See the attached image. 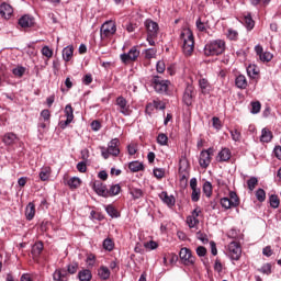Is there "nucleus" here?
Here are the masks:
<instances>
[{
  "instance_id": "1",
  "label": "nucleus",
  "mask_w": 281,
  "mask_h": 281,
  "mask_svg": "<svg viewBox=\"0 0 281 281\" xmlns=\"http://www.w3.org/2000/svg\"><path fill=\"white\" fill-rule=\"evenodd\" d=\"M225 53V41L213 40L204 46V56H221Z\"/></svg>"
},
{
  "instance_id": "2",
  "label": "nucleus",
  "mask_w": 281,
  "mask_h": 281,
  "mask_svg": "<svg viewBox=\"0 0 281 281\" xmlns=\"http://www.w3.org/2000/svg\"><path fill=\"white\" fill-rule=\"evenodd\" d=\"M145 27L147 30V43L151 46H155V38H157L159 34V24L153 20H146Z\"/></svg>"
},
{
  "instance_id": "3",
  "label": "nucleus",
  "mask_w": 281,
  "mask_h": 281,
  "mask_svg": "<svg viewBox=\"0 0 281 281\" xmlns=\"http://www.w3.org/2000/svg\"><path fill=\"white\" fill-rule=\"evenodd\" d=\"M101 155L103 159H109V157H117L120 155V139L113 138L109 144L108 148L101 147Z\"/></svg>"
},
{
  "instance_id": "4",
  "label": "nucleus",
  "mask_w": 281,
  "mask_h": 281,
  "mask_svg": "<svg viewBox=\"0 0 281 281\" xmlns=\"http://www.w3.org/2000/svg\"><path fill=\"white\" fill-rule=\"evenodd\" d=\"M151 86L156 93H168V87H170V80L162 79L160 76H154L151 79Z\"/></svg>"
},
{
  "instance_id": "5",
  "label": "nucleus",
  "mask_w": 281,
  "mask_h": 281,
  "mask_svg": "<svg viewBox=\"0 0 281 281\" xmlns=\"http://www.w3.org/2000/svg\"><path fill=\"white\" fill-rule=\"evenodd\" d=\"M115 32H117V27L115 26V22L111 20L101 25L100 34L102 40L113 36Z\"/></svg>"
},
{
  "instance_id": "6",
  "label": "nucleus",
  "mask_w": 281,
  "mask_h": 281,
  "mask_svg": "<svg viewBox=\"0 0 281 281\" xmlns=\"http://www.w3.org/2000/svg\"><path fill=\"white\" fill-rule=\"evenodd\" d=\"M116 106L119 113H121L125 117H128V115L133 113V111L131 110V105L128 104V101L126 100V98L122 95L116 98Z\"/></svg>"
},
{
  "instance_id": "7",
  "label": "nucleus",
  "mask_w": 281,
  "mask_h": 281,
  "mask_svg": "<svg viewBox=\"0 0 281 281\" xmlns=\"http://www.w3.org/2000/svg\"><path fill=\"white\" fill-rule=\"evenodd\" d=\"M90 186L98 196L109 199V189L106 188V184L102 183L100 180H94L90 182Z\"/></svg>"
},
{
  "instance_id": "8",
  "label": "nucleus",
  "mask_w": 281,
  "mask_h": 281,
  "mask_svg": "<svg viewBox=\"0 0 281 281\" xmlns=\"http://www.w3.org/2000/svg\"><path fill=\"white\" fill-rule=\"evenodd\" d=\"M120 58L124 65L134 63L136 58H139V49H137V46H133L127 53L121 54Z\"/></svg>"
},
{
  "instance_id": "9",
  "label": "nucleus",
  "mask_w": 281,
  "mask_h": 281,
  "mask_svg": "<svg viewBox=\"0 0 281 281\" xmlns=\"http://www.w3.org/2000/svg\"><path fill=\"white\" fill-rule=\"evenodd\" d=\"M240 256H243V249L240 248V244L237 241H231L228 244V257L231 260H240Z\"/></svg>"
},
{
  "instance_id": "10",
  "label": "nucleus",
  "mask_w": 281,
  "mask_h": 281,
  "mask_svg": "<svg viewBox=\"0 0 281 281\" xmlns=\"http://www.w3.org/2000/svg\"><path fill=\"white\" fill-rule=\"evenodd\" d=\"M212 155H214V148L212 147L200 153L199 164L202 168H207L212 164Z\"/></svg>"
},
{
  "instance_id": "11",
  "label": "nucleus",
  "mask_w": 281,
  "mask_h": 281,
  "mask_svg": "<svg viewBox=\"0 0 281 281\" xmlns=\"http://www.w3.org/2000/svg\"><path fill=\"white\" fill-rule=\"evenodd\" d=\"M182 52L186 56H192V52H194V35L192 33L184 38Z\"/></svg>"
},
{
  "instance_id": "12",
  "label": "nucleus",
  "mask_w": 281,
  "mask_h": 281,
  "mask_svg": "<svg viewBox=\"0 0 281 281\" xmlns=\"http://www.w3.org/2000/svg\"><path fill=\"white\" fill-rule=\"evenodd\" d=\"M179 256L180 260H182L183 265H186L187 267L194 265V256H192V250L188 248H181Z\"/></svg>"
},
{
  "instance_id": "13",
  "label": "nucleus",
  "mask_w": 281,
  "mask_h": 281,
  "mask_svg": "<svg viewBox=\"0 0 281 281\" xmlns=\"http://www.w3.org/2000/svg\"><path fill=\"white\" fill-rule=\"evenodd\" d=\"M196 95V92L194 91V87L187 86L184 93H183V102L187 106H192V102H194V98Z\"/></svg>"
},
{
  "instance_id": "14",
  "label": "nucleus",
  "mask_w": 281,
  "mask_h": 281,
  "mask_svg": "<svg viewBox=\"0 0 281 281\" xmlns=\"http://www.w3.org/2000/svg\"><path fill=\"white\" fill-rule=\"evenodd\" d=\"M54 281H69V273L65 268H58L53 273Z\"/></svg>"
},
{
  "instance_id": "15",
  "label": "nucleus",
  "mask_w": 281,
  "mask_h": 281,
  "mask_svg": "<svg viewBox=\"0 0 281 281\" xmlns=\"http://www.w3.org/2000/svg\"><path fill=\"white\" fill-rule=\"evenodd\" d=\"M0 14L3 19H10L14 14V9H12V5L3 2L0 4Z\"/></svg>"
},
{
  "instance_id": "16",
  "label": "nucleus",
  "mask_w": 281,
  "mask_h": 281,
  "mask_svg": "<svg viewBox=\"0 0 281 281\" xmlns=\"http://www.w3.org/2000/svg\"><path fill=\"white\" fill-rule=\"evenodd\" d=\"M159 198L162 200V202L168 205V207H172L175 206L176 200H175V195H168V192L162 191L159 194Z\"/></svg>"
},
{
  "instance_id": "17",
  "label": "nucleus",
  "mask_w": 281,
  "mask_h": 281,
  "mask_svg": "<svg viewBox=\"0 0 281 281\" xmlns=\"http://www.w3.org/2000/svg\"><path fill=\"white\" fill-rule=\"evenodd\" d=\"M25 216H26V221H33L34 216H36V206L34 205L33 202H30L26 205Z\"/></svg>"
},
{
  "instance_id": "18",
  "label": "nucleus",
  "mask_w": 281,
  "mask_h": 281,
  "mask_svg": "<svg viewBox=\"0 0 281 281\" xmlns=\"http://www.w3.org/2000/svg\"><path fill=\"white\" fill-rule=\"evenodd\" d=\"M229 159H232V151L229 148H223L217 155V161L220 162L229 161Z\"/></svg>"
},
{
  "instance_id": "19",
  "label": "nucleus",
  "mask_w": 281,
  "mask_h": 281,
  "mask_svg": "<svg viewBox=\"0 0 281 281\" xmlns=\"http://www.w3.org/2000/svg\"><path fill=\"white\" fill-rule=\"evenodd\" d=\"M145 168L144 162H140L139 160H134L128 164V169L131 172H142V170H145Z\"/></svg>"
},
{
  "instance_id": "20",
  "label": "nucleus",
  "mask_w": 281,
  "mask_h": 281,
  "mask_svg": "<svg viewBox=\"0 0 281 281\" xmlns=\"http://www.w3.org/2000/svg\"><path fill=\"white\" fill-rule=\"evenodd\" d=\"M244 22H245V27L248 30V32H251L254 27H256V22L254 21V18H251V13H247L244 15Z\"/></svg>"
},
{
  "instance_id": "21",
  "label": "nucleus",
  "mask_w": 281,
  "mask_h": 281,
  "mask_svg": "<svg viewBox=\"0 0 281 281\" xmlns=\"http://www.w3.org/2000/svg\"><path fill=\"white\" fill-rule=\"evenodd\" d=\"M235 85L237 89H247V77L238 75L235 79Z\"/></svg>"
},
{
  "instance_id": "22",
  "label": "nucleus",
  "mask_w": 281,
  "mask_h": 281,
  "mask_svg": "<svg viewBox=\"0 0 281 281\" xmlns=\"http://www.w3.org/2000/svg\"><path fill=\"white\" fill-rule=\"evenodd\" d=\"M2 142H3V144H5V146H12V144H14V142H16V134H14V133L4 134Z\"/></svg>"
},
{
  "instance_id": "23",
  "label": "nucleus",
  "mask_w": 281,
  "mask_h": 281,
  "mask_svg": "<svg viewBox=\"0 0 281 281\" xmlns=\"http://www.w3.org/2000/svg\"><path fill=\"white\" fill-rule=\"evenodd\" d=\"M271 139H273V134L271 133V131L263 128L261 131L260 142L269 144V142H271Z\"/></svg>"
},
{
  "instance_id": "24",
  "label": "nucleus",
  "mask_w": 281,
  "mask_h": 281,
  "mask_svg": "<svg viewBox=\"0 0 281 281\" xmlns=\"http://www.w3.org/2000/svg\"><path fill=\"white\" fill-rule=\"evenodd\" d=\"M74 57V46H67L63 49V58L66 63H69Z\"/></svg>"
},
{
  "instance_id": "25",
  "label": "nucleus",
  "mask_w": 281,
  "mask_h": 281,
  "mask_svg": "<svg viewBox=\"0 0 281 281\" xmlns=\"http://www.w3.org/2000/svg\"><path fill=\"white\" fill-rule=\"evenodd\" d=\"M98 276L101 278V280H109V278H111V270L104 266H101L98 270Z\"/></svg>"
},
{
  "instance_id": "26",
  "label": "nucleus",
  "mask_w": 281,
  "mask_h": 281,
  "mask_svg": "<svg viewBox=\"0 0 281 281\" xmlns=\"http://www.w3.org/2000/svg\"><path fill=\"white\" fill-rule=\"evenodd\" d=\"M80 183H82V180L78 177H72L67 181V186L70 190H77V188H80Z\"/></svg>"
},
{
  "instance_id": "27",
  "label": "nucleus",
  "mask_w": 281,
  "mask_h": 281,
  "mask_svg": "<svg viewBox=\"0 0 281 281\" xmlns=\"http://www.w3.org/2000/svg\"><path fill=\"white\" fill-rule=\"evenodd\" d=\"M92 274H91V270L89 269H85V270H80L78 272V279L80 281H91Z\"/></svg>"
},
{
  "instance_id": "28",
  "label": "nucleus",
  "mask_w": 281,
  "mask_h": 281,
  "mask_svg": "<svg viewBox=\"0 0 281 281\" xmlns=\"http://www.w3.org/2000/svg\"><path fill=\"white\" fill-rule=\"evenodd\" d=\"M105 212L108 215H110L111 218H120V212L115 210L113 204L105 205Z\"/></svg>"
},
{
  "instance_id": "29",
  "label": "nucleus",
  "mask_w": 281,
  "mask_h": 281,
  "mask_svg": "<svg viewBox=\"0 0 281 281\" xmlns=\"http://www.w3.org/2000/svg\"><path fill=\"white\" fill-rule=\"evenodd\" d=\"M43 249H44L43 241L35 243L32 247L33 256H41V254H43Z\"/></svg>"
},
{
  "instance_id": "30",
  "label": "nucleus",
  "mask_w": 281,
  "mask_h": 281,
  "mask_svg": "<svg viewBox=\"0 0 281 281\" xmlns=\"http://www.w3.org/2000/svg\"><path fill=\"white\" fill-rule=\"evenodd\" d=\"M229 201L233 204V207H238L240 205V199L238 198V194H236L235 191L229 192Z\"/></svg>"
},
{
  "instance_id": "31",
  "label": "nucleus",
  "mask_w": 281,
  "mask_h": 281,
  "mask_svg": "<svg viewBox=\"0 0 281 281\" xmlns=\"http://www.w3.org/2000/svg\"><path fill=\"white\" fill-rule=\"evenodd\" d=\"M49 175H52V169L49 167L42 168L40 172L41 181H47L49 179Z\"/></svg>"
},
{
  "instance_id": "32",
  "label": "nucleus",
  "mask_w": 281,
  "mask_h": 281,
  "mask_svg": "<svg viewBox=\"0 0 281 281\" xmlns=\"http://www.w3.org/2000/svg\"><path fill=\"white\" fill-rule=\"evenodd\" d=\"M19 25L21 27H32V19H30V16H27V15H24V16L20 18Z\"/></svg>"
},
{
  "instance_id": "33",
  "label": "nucleus",
  "mask_w": 281,
  "mask_h": 281,
  "mask_svg": "<svg viewBox=\"0 0 281 281\" xmlns=\"http://www.w3.org/2000/svg\"><path fill=\"white\" fill-rule=\"evenodd\" d=\"M103 249H105V251H113V249H115V243H113V239L105 238L103 240Z\"/></svg>"
},
{
  "instance_id": "34",
  "label": "nucleus",
  "mask_w": 281,
  "mask_h": 281,
  "mask_svg": "<svg viewBox=\"0 0 281 281\" xmlns=\"http://www.w3.org/2000/svg\"><path fill=\"white\" fill-rule=\"evenodd\" d=\"M78 272V262H72V263H69L67 267H66V273H68V277L69 276H74Z\"/></svg>"
},
{
  "instance_id": "35",
  "label": "nucleus",
  "mask_w": 281,
  "mask_h": 281,
  "mask_svg": "<svg viewBox=\"0 0 281 281\" xmlns=\"http://www.w3.org/2000/svg\"><path fill=\"white\" fill-rule=\"evenodd\" d=\"M187 224L189 225L190 229H194L199 225V217H194L192 215L187 216Z\"/></svg>"
},
{
  "instance_id": "36",
  "label": "nucleus",
  "mask_w": 281,
  "mask_h": 281,
  "mask_svg": "<svg viewBox=\"0 0 281 281\" xmlns=\"http://www.w3.org/2000/svg\"><path fill=\"white\" fill-rule=\"evenodd\" d=\"M130 194L132 195V198L134 200H137V199H142V196H144V191H142V189H138V188H132L130 190Z\"/></svg>"
},
{
  "instance_id": "37",
  "label": "nucleus",
  "mask_w": 281,
  "mask_h": 281,
  "mask_svg": "<svg viewBox=\"0 0 281 281\" xmlns=\"http://www.w3.org/2000/svg\"><path fill=\"white\" fill-rule=\"evenodd\" d=\"M250 105H251L250 113L252 115H257L260 109H262V104H260V101H252Z\"/></svg>"
},
{
  "instance_id": "38",
  "label": "nucleus",
  "mask_w": 281,
  "mask_h": 281,
  "mask_svg": "<svg viewBox=\"0 0 281 281\" xmlns=\"http://www.w3.org/2000/svg\"><path fill=\"white\" fill-rule=\"evenodd\" d=\"M13 76H16V78H23L25 76V67L23 66H18L12 69Z\"/></svg>"
},
{
  "instance_id": "39",
  "label": "nucleus",
  "mask_w": 281,
  "mask_h": 281,
  "mask_svg": "<svg viewBox=\"0 0 281 281\" xmlns=\"http://www.w3.org/2000/svg\"><path fill=\"white\" fill-rule=\"evenodd\" d=\"M122 191V187L120 184L111 186L110 190H108L109 196H117V194Z\"/></svg>"
},
{
  "instance_id": "40",
  "label": "nucleus",
  "mask_w": 281,
  "mask_h": 281,
  "mask_svg": "<svg viewBox=\"0 0 281 281\" xmlns=\"http://www.w3.org/2000/svg\"><path fill=\"white\" fill-rule=\"evenodd\" d=\"M270 206L273 207V210H278L280 207V199H278V195L272 194L269 198Z\"/></svg>"
},
{
  "instance_id": "41",
  "label": "nucleus",
  "mask_w": 281,
  "mask_h": 281,
  "mask_svg": "<svg viewBox=\"0 0 281 281\" xmlns=\"http://www.w3.org/2000/svg\"><path fill=\"white\" fill-rule=\"evenodd\" d=\"M157 144H159V146H168V135L164 133L158 134Z\"/></svg>"
},
{
  "instance_id": "42",
  "label": "nucleus",
  "mask_w": 281,
  "mask_h": 281,
  "mask_svg": "<svg viewBox=\"0 0 281 281\" xmlns=\"http://www.w3.org/2000/svg\"><path fill=\"white\" fill-rule=\"evenodd\" d=\"M247 186L248 190H250V192H254V190H256V186H258V178L251 177L250 179H248Z\"/></svg>"
},
{
  "instance_id": "43",
  "label": "nucleus",
  "mask_w": 281,
  "mask_h": 281,
  "mask_svg": "<svg viewBox=\"0 0 281 281\" xmlns=\"http://www.w3.org/2000/svg\"><path fill=\"white\" fill-rule=\"evenodd\" d=\"M203 193L207 198L212 196V182H210V181L204 182V184H203Z\"/></svg>"
},
{
  "instance_id": "44",
  "label": "nucleus",
  "mask_w": 281,
  "mask_h": 281,
  "mask_svg": "<svg viewBox=\"0 0 281 281\" xmlns=\"http://www.w3.org/2000/svg\"><path fill=\"white\" fill-rule=\"evenodd\" d=\"M256 199L257 201H259L260 203L265 202L267 199V192L263 191V189H258L256 191Z\"/></svg>"
},
{
  "instance_id": "45",
  "label": "nucleus",
  "mask_w": 281,
  "mask_h": 281,
  "mask_svg": "<svg viewBox=\"0 0 281 281\" xmlns=\"http://www.w3.org/2000/svg\"><path fill=\"white\" fill-rule=\"evenodd\" d=\"M64 113L67 120H74V108H71V104L65 106Z\"/></svg>"
},
{
  "instance_id": "46",
  "label": "nucleus",
  "mask_w": 281,
  "mask_h": 281,
  "mask_svg": "<svg viewBox=\"0 0 281 281\" xmlns=\"http://www.w3.org/2000/svg\"><path fill=\"white\" fill-rule=\"evenodd\" d=\"M221 205L224 207V210H232V207H234V204L232 201H229V198H222Z\"/></svg>"
},
{
  "instance_id": "47",
  "label": "nucleus",
  "mask_w": 281,
  "mask_h": 281,
  "mask_svg": "<svg viewBox=\"0 0 281 281\" xmlns=\"http://www.w3.org/2000/svg\"><path fill=\"white\" fill-rule=\"evenodd\" d=\"M259 58L261 63H271V60L273 59V54H271L270 52H265Z\"/></svg>"
},
{
  "instance_id": "48",
  "label": "nucleus",
  "mask_w": 281,
  "mask_h": 281,
  "mask_svg": "<svg viewBox=\"0 0 281 281\" xmlns=\"http://www.w3.org/2000/svg\"><path fill=\"white\" fill-rule=\"evenodd\" d=\"M144 54H145V58H147V60H150V58H155V56H157V49L147 48L144 50Z\"/></svg>"
},
{
  "instance_id": "49",
  "label": "nucleus",
  "mask_w": 281,
  "mask_h": 281,
  "mask_svg": "<svg viewBox=\"0 0 281 281\" xmlns=\"http://www.w3.org/2000/svg\"><path fill=\"white\" fill-rule=\"evenodd\" d=\"M227 38L229 41H238V31H236L234 29H228Z\"/></svg>"
},
{
  "instance_id": "50",
  "label": "nucleus",
  "mask_w": 281,
  "mask_h": 281,
  "mask_svg": "<svg viewBox=\"0 0 281 281\" xmlns=\"http://www.w3.org/2000/svg\"><path fill=\"white\" fill-rule=\"evenodd\" d=\"M259 273L266 276H271V263H265L261 268L258 269Z\"/></svg>"
},
{
  "instance_id": "51",
  "label": "nucleus",
  "mask_w": 281,
  "mask_h": 281,
  "mask_svg": "<svg viewBox=\"0 0 281 281\" xmlns=\"http://www.w3.org/2000/svg\"><path fill=\"white\" fill-rule=\"evenodd\" d=\"M200 199H201V190L192 189L191 201H193V203H196Z\"/></svg>"
},
{
  "instance_id": "52",
  "label": "nucleus",
  "mask_w": 281,
  "mask_h": 281,
  "mask_svg": "<svg viewBox=\"0 0 281 281\" xmlns=\"http://www.w3.org/2000/svg\"><path fill=\"white\" fill-rule=\"evenodd\" d=\"M247 75L249 76V78H256L258 76V69L256 68V66H248Z\"/></svg>"
},
{
  "instance_id": "53",
  "label": "nucleus",
  "mask_w": 281,
  "mask_h": 281,
  "mask_svg": "<svg viewBox=\"0 0 281 281\" xmlns=\"http://www.w3.org/2000/svg\"><path fill=\"white\" fill-rule=\"evenodd\" d=\"M154 177H156V179H164V177H166V170H164L161 168H155Z\"/></svg>"
},
{
  "instance_id": "54",
  "label": "nucleus",
  "mask_w": 281,
  "mask_h": 281,
  "mask_svg": "<svg viewBox=\"0 0 281 281\" xmlns=\"http://www.w3.org/2000/svg\"><path fill=\"white\" fill-rule=\"evenodd\" d=\"M43 56H46V58H52L54 56V50L49 48V46H44L42 48Z\"/></svg>"
},
{
  "instance_id": "55",
  "label": "nucleus",
  "mask_w": 281,
  "mask_h": 281,
  "mask_svg": "<svg viewBox=\"0 0 281 281\" xmlns=\"http://www.w3.org/2000/svg\"><path fill=\"white\" fill-rule=\"evenodd\" d=\"M156 71L158 74H164V71H166V64L164 63V60H159L157 64H156Z\"/></svg>"
},
{
  "instance_id": "56",
  "label": "nucleus",
  "mask_w": 281,
  "mask_h": 281,
  "mask_svg": "<svg viewBox=\"0 0 281 281\" xmlns=\"http://www.w3.org/2000/svg\"><path fill=\"white\" fill-rule=\"evenodd\" d=\"M195 25L199 32H205V30H207V27H205V23L201 21V18H198V20L195 21Z\"/></svg>"
},
{
  "instance_id": "57",
  "label": "nucleus",
  "mask_w": 281,
  "mask_h": 281,
  "mask_svg": "<svg viewBox=\"0 0 281 281\" xmlns=\"http://www.w3.org/2000/svg\"><path fill=\"white\" fill-rule=\"evenodd\" d=\"M144 247H145L146 249H151V250H154V249H157V247H159V244H157V241H155V240H150V241L145 243V244H144Z\"/></svg>"
},
{
  "instance_id": "58",
  "label": "nucleus",
  "mask_w": 281,
  "mask_h": 281,
  "mask_svg": "<svg viewBox=\"0 0 281 281\" xmlns=\"http://www.w3.org/2000/svg\"><path fill=\"white\" fill-rule=\"evenodd\" d=\"M231 137L233 142H240V132H238V130H232Z\"/></svg>"
},
{
  "instance_id": "59",
  "label": "nucleus",
  "mask_w": 281,
  "mask_h": 281,
  "mask_svg": "<svg viewBox=\"0 0 281 281\" xmlns=\"http://www.w3.org/2000/svg\"><path fill=\"white\" fill-rule=\"evenodd\" d=\"M212 122H213V127H215L216 131H221V128H223V124H221V119L214 116L212 119Z\"/></svg>"
},
{
  "instance_id": "60",
  "label": "nucleus",
  "mask_w": 281,
  "mask_h": 281,
  "mask_svg": "<svg viewBox=\"0 0 281 281\" xmlns=\"http://www.w3.org/2000/svg\"><path fill=\"white\" fill-rule=\"evenodd\" d=\"M195 252L198 254V256L200 258H203L204 256H206L207 254V249L203 246H199L196 249H195Z\"/></svg>"
},
{
  "instance_id": "61",
  "label": "nucleus",
  "mask_w": 281,
  "mask_h": 281,
  "mask_svg": "<svg viewBox=\"0 0 281 281\" xmlns=\"http://www.w3.org/2000/svg\"><path fill=\"white\" fill-rule=\"evenodd\" d=\"M78 172H87V161H80L77 164Z\"/></svg>"
},
{
  "instance_id": "62",
  "label": "nucleus",
  "mask_w": 281,
  "mask_h": 281,
  "mask_svg": "<svg viewBox=\"0 0 281 281\" xmlns=\"http://www.w3.org/2000/svg\"><path fill=\"white\" fill-rule=\"evenodd\" d=\"M91 82H93V76L91 74H87L83 78H82V83L86 86L91 85Z\"/></svg>"
},
{
  "instance_id": "63",
  "label": "nucleus",
  "mask_w": 281,
  "mask_h": 281,
  "mask_svg": "<svg viewBox=\"0 0 281 281\" xmlns=\"http://www.w3.org/2000/svg\"><path fill=\"white\" fill-rule=\"evenodd\" d=\"M196 236H198V239L201 240V243H204V244L210 243V239H207V235L201 233V231L196 233Z\"/></svg>"
},
{
  "instance_id": "64",
  "label": "nucleus",
  "mask_w": 281,
  "mask_h": 281,
  "mask_svg": "<svg viewBox=\"0 0 281 281\" xmlns=\"http://www.w3.org/2000/svg\"><path fill=\"white\" fill-rule=\"evenodd\" d=\"M91 128L95 132L100 131V128H102V124L100 123V121H92Z\"/></svg>"
}]
</instances>
